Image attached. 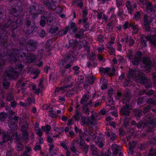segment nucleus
<instances>
[{
    "label": "nucleus",
    "instance_id": "obj_63",
    "mask_svg": "<svg viewBox=\"0 0 156 156\" xmlns=\"http://www.w3.org/2000/svg\"><path fill=\"white\" fill-rule=\"evenodd\" d=\"M111 69L109 67L101 68L100 69V71L103 73H107L110 71Z\"/></svg>",
    "mask_w": 156,
    "mask_h": 156
},
{
    "label": "nucleus",
    "instance_id": "obj_28",
    "mask_svg": "<svg viewBox=\"0 0 156 156\" xmlns=\"http://www.w3.org/2000/svg\"><path fill=\"white\" fill-rule=\"evenodd\" d=\"M95 80V78L93 76L87 78L85 80L86 84L84 83V86H86V85L88 86L89 84H92Z\"/></svg>",
    "mask_w": 156,
    "mask_h": 156
},
{
    "label": "nucleus",
    "instance_id": "obj_49",
    "mask_svg": "<svg viewBox=\"0 0 156 156\" xmlns=\"http://www.w3.org/2000/svg\"><path fill=\"white\" fill-rule=\"evenodd\" d=\"M16 150L19 151H22L24 148V145L21 143H19L17 144L16 146Z\"/></svg>",
    "mask_w": 156,
    "mask_h": 156
},
{
    "label": "nucleus",
    "instance_id": "obj_48",
    "mask_svg": "<svg viewBox=\"0 0 156 156\" xmlns=\"http://www.w3.org/2000/svg\"><path fill=\"white\" fill-rule=\"evenodd\" d=\"M152 3L150 2H147L146 1V3L144 4V5H146V9L148 11H150V12H152L153 11V8L151 7Z\"/></svg>",
    "mask_w": 156,
    "mask_h": 156
},
{
    "label": "nucleus",
    "instance_id": "obj_19",
    "mask_svg": "<svg viewBox=\"0 0 156 156\" xmlns=\"http://www.w3.org/2000/svg\"><path fill=\"white\" fill-rule=\"evenodd\" d=\"M22 9L21 7L18 5H17L15 8H13L10 10V14L16 16L22 11Z\"/></svg>",
    "mask_w": 156,
    "mask_h": 156
},
{
    "label": "nucleus",
    "instance_id": "obj_20",
    "mask_svg": "<svg viewBox=\"0 0 156 156\" xmlns=\"http://www.w3.org/2000/svg\"><path fill=\"white\" fill-rule=\"evenodd\" d=\"M43 3L50 10H52L54 8H56V6L52 2L48 0H44L43 1Z\"/></svg>",
    "mask_w": 156,
    "mask_h": 156
},
{
    "label": "nucleus",
    "instance_id": "obj_30",
    "mask_svg": "<svg viewBox=\"0 0 156 156\" xmlns=\"http://www.w3.org/2000/svg\"><path fill=\"white\" fill-rule=\"evenodd\" d=\"M89 99V98L88 96L86 95H83L80 100V104H82L83 106L87 105V103Z\"/></svg>",
    "mask_w": 156,
    "mask_h": 156
},
{
    "label": "nucleus",
    "instance_id": "obj_60",
    "mask_svg": "<svg viewBox=\"0 0 156 156\" xmlns=\"http://www.w3.org/2000/svg\"><path fill=\"white\" fill-rule=\"evenodd\" d=\"M143 27L147 31H149L150 29V23L148 22H144Z\"/></svg>",
    "mask_w": 156,
    "mask_h": 156
},
{
    "label": "nucleus",
    "instance_id": "obj_29",
    "mask_svg": "<svg viewBox=\"0 0 156 156\" xmlns=\"http://www.w3.org/2000/svg\"><path fill=\"white\" fill-rule=\"evenodd\" d=\"M111 149L112 150L114 151L113 154L115 155L118 153L119 150L121 149V147L115 144H113L111 147Z\"/></svg>",
    "mask_w": 156,
    "mask_h": 156
},
{
    "label": "nucleus",
    "instance_id": "obj_44",
    "mask_svg": "<svg viewBox=\"0 0 156 156\" xmlns=\"http://www.w3.org/2000/svg\"><path fill=\"white\" fill-rule=\"evenodd\" d=\"M135 76V71L134 70H131L129 71L128 77L129 79H134Z\"/></svg>",
    "mask_w": 156,
    "mask_h": 156
},
{
    "label": "nucleus",
    "instance_id": "obj_4",
    "mask_svg": "<svg viewBox=\"0 0 156 156\" xmlns=\"http://www.w3.org/2000/svg\"><path fill=\"white\" fill-rule=\"evenodd\" d=\"M134 80L137 83L145 85L147 88H149L152 87L150 81L145 77V74L141 73H139L134 78Z\"/></svg>",
    "mask_w": 156,
    "mask_h": 156
},
{
    "label": "nucleus",
    "instance_id": "obj_22",
    "mask_svg": "<svg viewBox=\"0 0 156 156\" xmlns=\"http://www.w3.org/2000/svg\"><path fill=\"white\" fill-rule=\"evenodd\" d=\"M104 139L102 135L99 136L97 140L95 141L96 144L100 147H102L103 146V143L104 142Z\"/></svg>",
    "mask_w": 156,
    "mask_h": 156
},
{
    "label": "nucleus",
    "instance_id": "obj_13",
    "mask_svg": "<svg viewBox=\"0 0 156 156\" xmlns=\"http://www.w3.org/2000/svg\"><path fill=\"white\" fill-rule=\"evenodd\" d=\"M23 124L21 127V130L22 131V134L23 136V138L26 140H27L28 139V133L27 131L28 125L26 122H24Z\"/></svg>",
    "mask_w": 156,
    "mask_h": 156
},
{
    "label": "nucleus",
    "instance_id": "obj_6",
    "mask_svg": "<svg viewBox=\"0 0 156 156\" xmlns=\"http://www.w3.org/2000/svg\"><path fill=\"white\" fill-rule=\"evenodd\" d=\"M81 119L82 125H86L88 126L90 125H94L96 123L95 116L93 114L90 116V119L89 117L83 116L82 117Z\"/></svg>",
    "mask_w": 156,
    "mask_h": 156
},
{
    "label": "nucleus",
    "instance_id": "obj_35",
    "mask_svg": "<svg viewBox=\"0 0 156 156\" xmlns=\"http://www.w3.org/2000/svg\"><path fill=\"white\" fill-rule=\"evenodd\" d=\"M80 148L83 150L84 154H86L87 153L89 148L88 145L87 144L83 145L81 143H80Z\"/></svg>",
    "mask_w": 156,
    "mask_h": 156
},
{
    "label": "nucleus",
    "instance_id": "obj_36",
    "mask_svg": "<svg viewBox=\"0 0 156 156\" xmlns=\"http://www.w3.org/2000/svg\"><path fill=\"white\" fill-rule=\"evenodd\" d=\"M84 31V30L83 29H80L75 34V38H82L83 37Z\"/></svg>",
    "mask_w": 156,
    "mask_h": 156
},
{
    "label": "nucleus",
    "instance_id": "obj_43",
    "mask_svg": "<svg viewBox=\"0 0 156 156\" xmlns=\"http://www.w3.org/2000/svg\"><path fill=\"white\" fill-rule=\"evenodd\" d=\"M69 28L71 29H73V33H75L77 30V27H76V24L74 22H71L70 23V26L68 27Z\"/></svg>",
    "mask_w": 156,
    "mask_h": 156
},
{
    "label": "nucleus",
    "instance_id": "obj_31",
    "mask_svg": "<svg viewBox=\"0 0 156 156\" xmlns=\"http://www.w3.org/2000/svg\"><path fill=\"white\" fill-rule=\"evenodd\" d=\"M1 83L3 88L5 89H8L10 86L9 83L5 78H3Z\"/></svg>",
    "mask_w": 156,
    "mask_h": 156
},
{
    "label": "nucleus",
    "instance_id": "obj_57",
    "mask_svg": "<svg viewBox=\"0 0 156 156\" xmlns=\"http://www.w3.org/2000/svg\"><path fill=\"white\" fill-rule=\"evenodd\" d=\"M58 77V76L57 74H55L54 73H51L49 76V80H51L52 77V80L54 81V80H56L57 78Z\"/></svg>",
    "mask_w": 156,
    "mask_h": 156
},
{
    "label": "nucleus",
    "instance_id": "obj_27",
    "mask_svg": "<svg viewBox=\"0 0 156 156\" xmlns=\"http://www.w3.org/2000/svg\"><path fill=\"white\" fill-rule=\"evenodd\" d=\"M133 113L135 117L139 118L143 115L142 110L140 109H134L133 110Z\"/></svg>",
    "mask_w": 156,
    "mask_h": 156
},
{
    "label": "nucleus",
    "instance_id": "obj_17",
    "mask_svg": "<svg viewBox=\"0 0 156 156\" xmlns=\"http://www.w3.org/2000/svg\"><path fill=\"white\" fill-rule=\"evenodd\" d=\"M90 153L93 156H99L100 151L98 148L94 145L91 144L90 147Z\"/></svg>",
    "mask_w": 156,
    "mask_h": 156
},
{
    "label": "nucleus",
    "instance_id": "obj_1",
    "mask_svg": "<svg viewBox=\"0 0 156 156\" xmlns=\"http://www.w3.org/2000/svg\"><path fill=\"white\" fill-rule=\"evenodd\" d=\"M21 22V19H18V17L15 16L13 20L12 19L9 18L6 22L1 23L0 25V37L3 39H7L9 34L7 29L10 27L12 28L11 31L13 32L18 27Z\"/></svg>",
    "mask_w": 156,
    "mask_h": 156
},
{
    "label": "nucleus",
    "instance_id": "obj_18",
    "mask_svg": "<svg viewBox=\"0 0 156 156\" xmlns=\"http://www.w3.org/2000/svg\"><path fill=\"white\" fill-rule=\"evenodd\" d=\"M17 137V134L16 133H12L10 135H4L3 136V142L6 143L9 140H11L13 139H15Z\"/></svg>",
    "mask_w": 156,
    "mask_h": 156
},
{
    "label": "nucleus",
    "instance_id": "obj_62",
    "mask_svg": "<svg viewBox=\"0 0 156 156\" xmlns=\"http://www.w3.org/2000/svg\"><path fill=\"white\" fill-rule=\"evenodd\" d=\"M82 109L83 112L86 115H89V110L87 105L83 106Z\"/></svg>",
    "mask_w": 156,
    "mask_h": 156
},
{
    "label": "nucleus",
    "instance_id": "obj_9",
    "mask_svg": "<svg viewBox=\"0 0 156 156\" xmlns=\"http://www.w3.org/2000/svg\"><path fill=\"white\" fill-rule=\"evenodd\" d=\"M16 69H14L12 67H9L7 69L5 73L7 77L10 78H16L19 75V72Z\"/></svg>",
    "mask_w": 156,
    "mask_h": 156
},
{
    "label": "nucleus",
    "instance_id": "obj_24",
    "mask_svg": "<svg viewBox=\"0 0 156 156\" xmlns=\"http://www.w3.org/2000/svg\"><path fill=\"white\" fill-rule=\"evenodd\" d=\"M145 39L147 40H149L151 43L154 46H156V37L154 36H146L145 37Z\"/></svg>",
    "mask_w": 156,
    "mask_h": 156
},
{
    "label": "nucleus",
    "instance_id": "obj_47",
    "mask_svg": "<svg viewBox=\"0 0 156 156\" xmlns=\"http://www.w3.org/2000/svg\"><path fill=\"white\" fill-rule=\"evenodd\" d=\"M141 16V13L139 11H137L134 14L133 18L136 21L139 20Z\"/></svg>",
    "mask_w": 156,
    "mask_h": 156
},
{
    "label": "nucleus",
    "instance_id": "obj_55",
    "mask_svg": "<svg viewBox=\"0 0 156 156\" xmlns=\"http://www.w3.org/2000/svg\"><path fill=\"white\" fill-rule=\"evenodd\" d=\"M47 20V23L49 26H51L53 23V19L51 16L46 17Z\"/></svg>",
    "mask_w": 156,
    "mask_h": 156
},
{
    "label": "nucleus",
    "instance_id": "obj_37",
    "mask_svg": "<svg viewBox=\"0 0 156 156\" xmlns=\"http://www.w3.org/2000/svg\"><path fill=\"white\" fill-rule=\"evenodd\" d=\"M126 6L127 8L129 13L131 14H132L133 9L132 8V6L130 2L129 1H127Z\"/></svg>",
    "mask_w": 156,
    "mask_h": 156
},
{
    "label": "nucleus",
    "instance_id": "obj_52",
    "mask_svg": "<svg viewBox=\"0 0 156 156\" xmlns=\"http://www.w3.org/2000/svg\"><path fill=\"white\" fill-rule=\"evenodd\" d=\"M35 101V99L34 98H29L27 100L26 103L28 106L31 105L32 103H34Z\"/></svg>",
    "mask_w": 156,
    "mask_h": 156
},
{
    "label": "nucleus",
    "instance_id": "obj_64",
    "mask_svg": "<svg viewBox=\"0 0 156 156\" xmlns=\"http://www.w3.org/2000/svg\"><path fill=\"white\" fill-rule=\"evenodd\" d=\"M156 144V137H151L150 140V144L152 145H155Z\"/></svg>",
    "mask_w": 156,
    "mask_h": 156
},
{
    "label": "nucleus",
    "instance_id": "obj_34",
    "mask_svg": "<svg viewBox=\"0 0 156 156\" xmlns=\"http://www.w3.org/2000/svg\"><path fill=\"white\" fill-rule=\"evenodd\" d=\"M75 4L78 7L82 9L83 6V2L84 0H73Z\"/></svg>",
    "mask_w": 156,
    "mask_h": 156
},
{
    "label": "nucleus",
    "instance_id": "obj_41",
    "mask_svg": "<svg viewBox=\"0 0 156 156\" xmlns=\"http://www.w3.org/2000/svg\"><path fill=\"white\" fill-rule=\"evenodd\" d=\"M51 127L50 125H46L45 126H42L41 127V129L43 132L46 131V133H48V132L50 131L51 129Z\"/></svg>",
    "mask_w": 156,
    "mask_h": 156
},
{
    "label": "nucleus",
    "instance_id": "obj_10",
    "mask_svg": "<svg viewBox=\"0 0 156 156\" xmlns=\"http://www.w3.org/2000/svg\"><path fill=\"white\" fill-rule=\"evenodd\" d=\"M142 54L140 51L136 52L131 60V62L133 65H138L141 60Z\"/></svg>",
    "mask_w": 156,
    "mask_h": 156
},
{
    "label": "nucleus",
    "instance_id": "obj_2",
    "mask_svg": "<svg viewBox=\"0 0 156 156\" xmlns=\"http://www.w3.org/2000/svg\"><path fill=\"white\" fill-rule=\"evenodd\" d=\"M7 39L5 40L0 37V45L3 48L0 52V68H2L6 63V60L9 55V50L11 48L10 43L7 42Z\"/></svg>",
    "mask_w": 156,
    "mask_h": 156
},
{
    "label": "nucleus",
    "instance_id": "obj_5",
    "mask_svg": "<svg viewBox=\"0 0 156 156\" xmlns=\"http://www.w3.org/2000/svg\"><path fill=\"white\" fill-rule=\"evenodd\" d=\"M144 120L148 125V129L147 131L149 132H152L153 129L156 126V121L153 120V115L152 114H148L146 115Z\"/></svg>",
    "mask_w": 156,
    "mask_h": 156
},
{
    "label": "nucleus",
    "instance_id": "obj_40",
    "mask_svg": "<svg viewBox=\"0 0 156 156\" xmlns=\"http://www.w3.org/2000/svg\"><path fill=\"white\" fill-rule=\"evenodd\" d=\"M72 85L70 84H67V85H64L63 87H61L60 88H57L55 90V92H58L60 90H62L63 91L66 90L65 88H67L69 87H70Z\"/></svg>",
    "mask_w": 156,
    "mask_h": 156
},
{
    "label": "nucleus",
    "instance_id": "obj_59",
    "mask_svg": "<svg viewBox=\"0 0 156 156\" xmlns=\"http://www.w3.org/2000/svg\"><path fill=\"white\" fill-rule=\"evenodd\" d=\"M54 130L58 133L59 134H61L63 132V129L62 127H54Z\"/></svg>",
    "mask_w": 156,
    "mask_h": 156
},
{
    "label": "nucleus",
    "instance_id": "obj_15",
    "mask_svg": "<svg viewBox=\"0 0 156 156\" xmlns=\"http://www.w3.org/2000/svg\"><path fill=\"white\" fill-rule=\"evenodd\" d=\"M143 63L144 64V67L146 68L148 72L151 70V67L152 65V62L150 58L144 57L143 58Z\"/></svg>",
    "mask_w": 156,
    "mask_h": 156
},
{
    "label": "nucleus",
    "instance_id": "obj_38",
    "mask_svg": "<svg viewBox=\"0 0 156 156\" xmlns=\"http://www.w3.org/2000/svg\"><path fill=\"white\" fill-rule=\"evenodd\" d=\"M52 44V40L51 39H50L48 40L45 44V48L48 51L50 49L51 47Z\"/></svg>",
    "mask_w": 156,
    "mask_h": 156
},
{
    "label": "nucleus",
    "instance_id": "obj_42",
    "mask_svg": "<svg viewBox=\"0 0 156 156\" xmlns=\"http://www.w3.org/2000/svg\"><path fill=\"white\" fill-rule=\"evenodd\" d=\"M131 119V118H129L127 117H124L123 122V125L126 128L129 125V120Z\"/></svg>",
    "mask_w": 156,
    "mask_h": 156
},
{
    "label": "nucleus",
    "instance_id": "obj_23",
    "mask_svg": "<svg viewBox=\"0 0 156 156\" xmlns=\"http://www.w3.org/2000/svg\"><path fill=\"white\" fill-rule=\"evenodd\" d=\"M30 12L33 18H34L37 16V12L35 6L33 5H30Z\"/></svg>",
    "mask_w": 156,
    "mask_h": 156
},
{
    "label": "nucleus",
    "instance_id": "obj_46",
    "mask_svg": "<svg viewBox=\"0 0 156 156\" xmlns=\"http://www.w3.org/2000/svg\"><path fill=\"white\" fill-rule=\"evenodd\" d=\"M151 106L150 105H147L144 107L142 110V111L143 113L145 114L150 111Z\"/></svg>",
    "mask_w": 156,
    "mask_h": 156
},
{
    "label": "nucleus",
    "instance_id": "obj_32",
    "mask_svg": "<svg viewBox=\"0 0 156 156\" xmlns=\"http://www.w3.org/2000/svg\"><path fill=\"white\" fill-rule=\"evenodd\" d=\"M114 23L113 21H110L107 24L106 29L109 32L112 31L114 27Z\"/></svg>",
    "mask_w": 156,
    "mask_h": 156
},
{
    "label": "nucleus",
    "instance_id": "obj_56",
    "mask_svg": "<svg viewBox=\"0 0 156 156\" xmlns=\"http://www.w3.org/2000/svg\"><path fill=\"white\" fill-rule=\"evenodd\" d=\"M146 94L148 96L153 95L154 96L156 97V91L152 90H150L146 92Z\"/></svg>",
    "mask_w": 156,
    "mask_h": 156
},
{
    "label": "nucleus",
    "instance_id": "obj_14",
    "mask_svg": "<svg viewBox=\"0 0 156 156\" xmlns=\"http://www.w3.org/2000/svg\"><path fill=\"white\" fill-rule=\"evenodd\" d=\"M122 100L123 103H129L131 101L130 92L127 89L125 90L123 92Z\"/></svg>",
    "mask_w": 156,
    "mask_h": 156
},
{
    "label": "nucleus",
    "instance_id": "obj_53",
    "mask_svg": "<svg viewBox=\"0 0 156 156\" xmlns=\"http://www.w3.org/2000/svg\"><path fill=\"white\" fill-rule=\"evenodd\" d=\"M7 116V115L5 112L0 113V120L2 121L5 120Z\"/></svg>",
    "mask_w": 156,
    "mask_h": 156
},
{
    "label": "nucleus",
    "instance_id": "obj_21",
    "mask_svg": "<svg viewBox=\"0 0 156 156\" xmlns=\"http://www.w3.org/2000/svg\"><path fill=\"white\" fill-rule=\"evenodd\" d=\"M137 143V142L135 141H133L132 143L130 142H129V151L128 152L129 154L131 155L133 154V149L136 146Z\"/></svg>",
    "mask_w": 156,
    "mask_h": 156
},
{
    "label": "nucleus",
    "instance_id": "obj_12",
    "mask_svg": "<svg viewBox=\"0 0 156 156\" xmlns=\"http://www.w3.org/2000/svg\"><path fill=\"white\" fill-rule=\"evenodd\" d=\"M76 58L75 54L72 51H69L64 56L65 61H69L70 63H72Z\"/></svg>",
    "mask_w": 156,
    "mask_h": 156
},
{
    "label": "nucleus",
    "instance_id": "obj_39",
    "mask_svg": "<svg viewBox=\"0 0 156 156\" xmlns=\"http://www.w3.org/2000/svg\"><path fill=\"white\" fill-rule=\"evenodd\" d=\"M147 126L148 127V125L145 122H139L137 124V127L138 128H143ZM148 129V128L147 130Z\"/></svg>",
    "mask_w": 156,
    "mask_h": 156
},
{
    "label": "nucleus",
    "instance_id": "obj_26",
    "mask_svg": "<svg viewBox=\"0 0 156 156\" xmlns=\"http://www.w3.org/2000/svg\"><path fill=\"white\" fill-rule=\"evenodd\" d=\"M78 43V42L77 40L72 39L69 41V44H66L65 45V47L66 48L72 47V48L74 49Z\"/></svg>",
    "mask_w": 156,
    "mask_h": 156
},
{
    "label": "nucleus",
    "instance_id": "obj_58",
    "mask_svg": "<svg viewBox=\"0 0 156 156\" xmlns=\"http://www.w3.org/2000/svg\"><path fill=\"white\" fill-rule=\"evenodd\" d=\"M146 102L149 104L156 106V100H154L152 98H149L147 100Z\"/></svg>",
    "mask_w": 156,
    "mask_h": 156
},
{
    "label": "nucleus",
    "instance_id": "obj_54",
    "mask_svg": "<svg viewBox=\"0 0 156 156\" xmlns=\"http://www.w3.org/2000/svg\"><path fill=\"white\" fill-rule=\"evenodd\" d=\"M46 18L45 16H42L41 17V20L40 21V25L42 27H44L46 24L45 20Z\"/></svg>",
    "mask_w": 156,
    "mask_h": 156
},
{
    "label": "nucleus",
    "instance_id": "obj_25",
    "mask_svg": "<svg viewBox=\"0 0 156 156\" xmlns=\"http://www.w3.org/2000/svg\"><path fill=\"white\" fill-rule=\"evenodd\" d=\"M35 61V57L33 54H30L29 55L27 56L25 58V61L26 62L32 63Z\"/></svg>",
    "mask_w": 156,
    "mask_h": 156
},
{
    "label": "nucleus",
    "instance_id": "obj_61",
    "mask_svg": "<svg viewBox=\"0 0 156 156\" xmlns=\"http://www.w3.org/2000/svg\"><path fill=\"white\" fill-rule=\"evenodd\" d=\"M92 134V133L90 130H85L84 133H83L82 137L84 136H87L88 135L91 136Z\"/></svg>",
    "mask_w": 156,
    "mask_h": 156
},
{
    "label": "nucleus",
    "instance_id": "obj_8",
    "mask_svg": "<svg viewBox=\"0 0 156 156\" xmlns=\"http://www.w3.org/2000/svg\"><path fill=\"white\" fill-rule=\"evenodd\" d=\"M35 26L31 21L27 19L24 21L23 30L24 31L28 34H31L34 31Z\"/></svg>",
    "mask_w": 156,
    "mask_h": 156
},
{
    "label": "nucleus",
    "instance_id": "obj_45",
    "mask_svg": "<svg viewBox=\"0 0 156 156\" xmlns=\"http://www.w3.org/2000/svg\"><path fill=\"white\" fill-rule=\"evenodd\" d=\"M82 113L80 112H75L73 117L75 119V120L76 121H78L79 119H81L82 116Z\"/></svg>",
    "mask_w": 156,
    "mask_h": 156
},
{
    "label": "nucleus",
    "instance_id": "obj_50",
    "mask_svg": "<svg viewBox=\"0 0 156 156\" xmlns=\"http://www.w3.org/2000/svg\"><path fill=\"white\" fill-rule=\"evenodd\" d=\"M6 99L8 101H11L14 99L13 94L11 93H7L6 95Z\"/></svg>",
    "mask_w": 156,
    "mask_h": 156
},
{
    "label": "nucleus",
    "instance_id": "obj_11",
    "mask_svg": "<svg viewBox=\"0 0 156 156\" xmlns=\"http://www.w3.org/2000/svg\"><path fill=\"white\" fill-rule=\"evenodd\" d=\"M124 103L125 104V105H122L120 108V112L121 115L127 117L130 115L131 110L129 107L127 105L128 103Z\"/></svg>",
    "mask_w": 156,
    "mask_h": 156
},
{
    "label": "nucleus",
    "instance_id": "obj_16",
    "mask_svg": "<svg viewBox=\"0 0 156 156\" xmlns=\"http://www.w3.org/2000/svg\"><path fill=\"white\" fill-rule=\"evenodd\" d=\"M67 61H65L64 59L63 60H60L58 62V64L61 68L68 69L70 68L73 65V63H69L67 64Z\"/></svg>",
    "mask_w": 156,
    "mask_h": 156
},
{
    "label": "nucleus",
    "instance_id": "obj_3",
    "mask_svg": "<svg viewBox=\"0 0 156 156\" xmlns=\"http://www.w3.org/2000/svg\"><path fill=\"white\" fill-rule=\"evenodd\" d=\"M27 56L26 54L21 49L13 48L12 49V52L9 55L10 62H15L20 58L24 61Z\"/></svg>",
    "mask_w": 156,
    "mask_h": 156
},
{
    "label": "nucleus",
    "instance_id": "obj_7",
    "mask_svg": "<svg viewBox=\"0 0 156 156\" xmlns=\"http://www.w3.org/2000/svg\"><path fill=\"white\" fill-rule=\"evenodd\" d=\"M38 45V42L33 40H29L26 42V48L27 50L29 51L36 50Z\"/></svg>",
    "mask_w": 156,
    "mask_h": 156
},
{
    "label": "nucleus",
    "instance_id": "obj_33",
    "mask_svg": "<svg viewBox=\"0 0 156 156\" xmlns=\"http://www.w3.org/2000/svg\"><path fill=\"white\" fill-rule=\"evenodd\" d=\"M69 29V28L68 26L66 27L64 29L59 31L57 35L59 37H61L63 35L66 34L67 33Z\"/></svg>",
    "mask_w": 156,
    "mask_h": 156
},
{
    "label": "nucleus",
    "instance_id": "obj_51",
    "mask_svg": "<svg viewBox=\"0 0 156 156\" xmlns=\"http://www.w3.org/2000/svg\"><path fill=\"white\" fill-rule=\"evenodd\" d=\"M148 156H156V148L154 149L153 148H151L148 154Z\"/></svg>",
    "mask_w": 156,
    "mask_h": 156
}]
</instances>
